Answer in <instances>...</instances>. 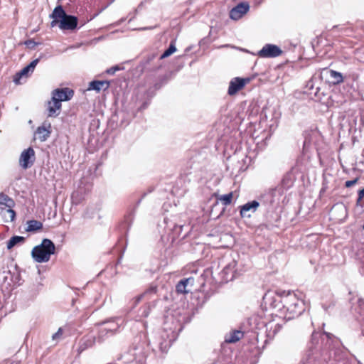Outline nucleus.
Returning a JSON list of instances; mask_svg holds the SVG:
<instances>
[{"mask_svg":"<svg viewBox=\"0 0 364 364\" xmlns=\"http://www.w3.org/2000/svg\"><path fill=\"white\" fill-rule=\"evenodd\" d=\"M136 350H137V348H134L133 350H134V351H136ZM132 355H133V356H134V358L135 360H137V358H138V354H137V353L134 352Z\"/></svg>","mask_w":364,"mask_h":364,"instance_id":"42","label":"nucleus"},{"mask_svg":"<svg viewBox=\"0 0 364 364\" xmlns=\"http://www.w3.org/2000/svg\"><path fill=\"white\" fill-rule=\"evenodd\" d=\"M358 304L360 308L358 313L360 314V316H363L360 322L361 326L362 333L364 336V301L362 299H359Z\"/></svg>","mask_w":364,"mask_h":364,"instance_id":"32","label":"nucleus"},{"mask_svg":"<svg viewBox=\"0 0 364 364\" xmlns=\"http://www.w3.org/2000/svg\"><path fill=\"white\" fill-rule=\"evenodd\" d=\"M119 70V66H114L107 70V73L109 75H113L117 70Z\"/></svg>","mask_w":364,"mask_h":364,"instance_id":"39","label":"nucleus"},{"mask_svg":"<svg viewBox=\"0 0 364 364\" xmlns=\"http://www.w3.org/2000/svg\"><path fill=\"white\" fill-rule=\"evenodd\" d=\"M55 246L49 239H43L39 245L33 247L31 255L33 259L38 263L47 262L50 256L55 253Z\"/></svg>","mask_w":364,"mask_h":364,"instance_id":"5","label":"nucleus"},{"mask_svg":"<svg viewBox=\"0 0 364 364\" xmlns=\"http://www.w3.org/2000/svg\"><path fill=\"white\" fill-rule=\"evenodd\" d=\"M142 4H143V2H141V4H139V6H142Z\"/></svg>","mask_w":364,"mask_h":364,"instance_id":"47","label":"nucleus"},{"mask_svg":"<svg viewBox=\"0 0 364 364\" xmlns=\"http://www.w3.org/2000/svg\"><path fill=\"white\" fill-rule=\"evenodd\" d=\"M266 333L268 339H272L280 331L282 326L279 323L270 321L266 324Z\"/></svg>","mask_w":364,"mask_h":364,"instance_id":"19","label":"nucleus"},{"mask_svg":"<svg viewBox=\"0 0 364 364\" xmlns=\"http://www.w3.org/2000/svg\"><path fill=\"white\" fill-rule=\"evenodd\" d=\"M33 73L31 70L28 66H26L23 68L20 72L17 73L14 77V82L16 84H20L21 83V78L23 76L27 77L29 73Z\"/></svg>","mask_w":364,"mask_h":364,"instance_id":"29","label":"nucleus"},{"mask_svg":"<svg viewBox=\"0 0 364 364\" xmlns=\"http://www.w3.org/2000/svg\"><path fill=\"white\" fill-rule=\"evenodd\" d=\"M244 336V333L239 330H233L225 336V342L235 343L240 341Z\"/></svg>","mask_w":364,"mask_h":364,"instance_id":"20","label":"nucleus"},{"mask_svg":"<svg viewBox=\"0 0 364 364\" xmlns=\"http://www.w3.org/2000/svg\"><path fill=\"white\" fill-rule=\"evenodd\" d=\"M4 282H7L9 285L11 284L14 285L18 284L19 282V273L16 268L14 269V272H12L10 269L7 272H4Z\"/></svg>","mask_w":364,"mask_h":364,"instance_id":"17","label":"nucleus"},{"mask_svg":"<svg viewBox=\"0 0 364 364\" xmlns=\"http://www.w3.org/2000/svg\"><path fill=\"white\" fill-rule=\"evenodd\" d=\"M104 338L106 337V336H111L109 332H104Z\"/></svg>","mask_w":364,"mask_h":364,"instance_id":"45","label":"nucleus"},{"mask_svg":"<svg viewBox=\"0 0 364 364\" xmlns=\"http://www.w3.org/2000/svg\"><path fill=\"white\" fill-rule=\"evenodd\" d=\"M250 8L248 2H241L230 10V18L235 21L239 20L249 11Z\"/></svg>","mask_w":364,"mask_h":364,"instance_id":"11","label":"nucleus"},{"mask_svg":"<svg viewBox=\"0 0 364 364\" xmlns=\"http://www.w3.org/2000/svg\"><path fill=\"white\" fill-rule=\"evenodd\" d=\"M73 96V91L69 88L56 89L53 91L52 100L59 101L70 100Z\"/></svg>","mask_w":364,"mask_h":364,"instance_id":"16","label":"nucleus"},{"mask_svg":"<svg viewBox=\"0 0 364 364\" xmlns=\"http://www.w3.org/2000/svg\"><path fill=\"white\" fill-rule=\"evenodd\" d=\"M176 50V48L175 46L174 41H171V43L169 45V47L168 49H166L163 54L160 56V59L166 58L168 56H170L171 54H173Z\"/></svg>","mask_w":364,"mask_h":364,"instance_id":"31","label":"nucleus"},{"mask_svg":"<svg viewBox=\"0 0 364 364\" xmlns=\"http://www.w3.org/2000/svg\"><path fill=\"white\" fill-rule=\"evenodd\" d=\"M164 223H166V228L173 232V238L180 235L183 228L182 225H178L166 218H164Z\"/></svg>","mask_w":364,"mask_h":364,"instance_id":"22","label":"nucleus"},{"mask_svg":"<svg viewBox=\"0 0 364 364\" xmlns=\"http://www.w3.org/2000/svg\"><path fill=\"white\" fill-rule=\"evenodd\" d=\"M306 88L308 89L309 94L317 98V100H321V94H320V88L316 87L314 88V82L312 80H309L306 84Z\"/></svg>","mask_w":364,"mask_h":364,"instance_id":"28","label":"nucleus"},{"mask_svg":"<svg viewBox=\"0 0 364 364\" xmlns=\"http://www.w3.org/2000/svg\"><path fill=\"white\" fill-rule=\"evenodd\" d=\"M242 269L238 267V263L232 259L223 269V278L226 281H231L241 274Z\"/></svg>","mask_w":364,"mask_h":364,"instance_id":"8","label":"nucleus"},{"mask_svg":"<svg viewBox=\"0 0 364 364\" xmlns=\"http://www.w3.org/2000/svg\"><path fill=\"white\" fill-rule=\"evenodd\" d=\"M159 345L160 348L164 351L171 345V339H169L168 341H164V342L160 343Z\"/></svg>","mask_w":364,"mask_h":364,"instance_id":"35","label":"nucleus"},{"mask_svg":"<svg viewBox=\"0 0 364 364\" xmlns=\"http://www.w3.org/2000/svg\"><path fill=\"white\" fill-rule=\"evenodd\" d=\"M123 320L120 318L109 320L103 322L98 333V341L101 342L104 340V332H109L110 335H113L122 326Z\"/></svg>","mask_w":364,"mask_h":364,"instance_id":"6","label":"nucleus"},{"mask_svg":"<svg viewBox=\"0 0 364 364\" xmlns=\"http://www.w3.org/2000/svg\"><path fill=\"white\" fill-rule=\"evenodd\" d=\"M277 297L282 308L289 314V319L300 316L306 308L304 299L294 292L282 291Z\"/></svg>","mask_w":364,"mask_h":364,"instance_id":"2","label":"nucleus"},{"mask_svg":"<svg viewBox=\"0 0 364 364\" xmlns=\"http://www.w3.org/2000/svg\"><path fill=\"white\" fill-rule=\"evenodd\" d=\"M232 193L222 195L220 196L219 200L223 202L225 205H229L232 202Z\"/></svg>","mask_w":364,"mask_h":364,"instance_id":"34","label":"nucleus"},{"mask_svg":"<svg viewBox=\"0 0 364 364\" xmlns=\"http://www.w3.org/2000/svg\"><path fill=\"white\" fill-rule=\"evenodd\" d=\"M6 212L9 215L11 221H14L16 218V212L11 208H9Z\"/></svg>","mask_w":364,"mask_h":364,"instance_id":"36","label":"nucleus"},{"mask_svg":"<svg viewBox=\"0 0 364 364\" xmlns=\"http://www.w3.org/2000/svg\"><path fill=\"white\" fill-rule=\"evenodd\" d=\"M249 82V78H241L238 77L232 78L229 83L228 90V95L230 96L235 95L238 91L242 90L245 87V85Z\"/></svg>","mask_w":364,"mask_h":364,"instance_id":"12","label":"nucleus"},{"mask_svg":"<svg viewBox=\"0 0 364 364\" xmlns=\"http://www.w3.org/2000/svg\"><path fill=\"white\" fill-rule=\"evenodd\" d=\"M259 206L257 200L250 201L240 207V214L242 218H250L252 213H255Z\"/></svg>","mask_w":364,"mask_h":364,"instance_id":"15","label":"nucleus"},{"mask_svg":"<svg viewBox=\"0 0 364 364\" xmlns=\"http://www.w3.org/2000/svg\"><path fill=\"white\" fill-rule=\"evenodd\" d=\"M320 138V134L316 130L306 132L304 141L303 151L307 152L313 147L318 149L317 141Z\"/></svg>","mask_w":364,"mask_h":364,"instance_id":"10","label":"nucleus"},{"mask_svg":"<svg viewBox=\"0 0 364 364\" xmlns=\"http://www.w3.org/2000/svg\"><path fill=\"white\" fill-rule=\"evenodd\" d=\"M148 106V103L147 102H144L143 105H141V107H140V109H146Z\"/></svg>","mask_w":364,"mask_h":364,"instance_id":"43","label":"nucleus"},{"mask_svg":"<svg viewBox=\"0 0 364 364\" xmlns=\"http://www.w3.org/2000/svg\"><path fill=\"white\" fill-rule=\"evenodd\" d=\"M274 306V307H278V308H279V309H280V307L279 306V304H275Z\"/></svg>","mask_w":364,"mask_h":364,"instance_id":"46","label":"nucleus"},{"mask_svg":"<svg viewBox=\"0 0 364 364\" xmlns=\"http://www.w3.org/2000/svg\"><path fill=\"white\" fill-rule=\"evenodd\" d=\"M157 294V287L156 285H151L147 289L144 293L137 296L133 299V306H135L141 300L149 301L153 299V304L146 303L139 310V318L147 317L151 310V308L155 306L156 296Z\"/></svg>","mask_w":364,"mask_h":364,"instance_id":"4","label":"nucleus"},{"mask_svg":"<svg viewBox=\"0 0 364 364\" xmlns=\"http://www.w3.org/2000/svg\"><path fill=\"white\" fill-rule=\"evenodd\" d=\"M109 87V82L106 80H93L89 83L88 90L100 92L101 90H107Z\"/></svg>","mask_w":364,"mask_h":364,"instance_id":"21","label":"nucleus"},{"mask_svg":"<svg viewBox=\"0 0 364 364\" xmlns=\"http://www.w3.org/2000/svg\"><path fill=\"white\" fill-rule=\"evenodd\" d=\"M0 204L5 205L8 208H11L14 203V200L10 198L7 195L1 193L0 194Z\"/></svg>","mask_w":364,"mask_h":364,"instance_id":"30","label":"nucleus"},{"mask_svg":"<svg viewBox=\"0 0 364 364\" xmlns=\"http://www.w3.org/2000/svg\"><path fill=\"white\" fill-rule=\"evenodd\" d=\"M61 103L59 101L53 100L49 101L48 102V117H55L59 114L60 110L61 109Z\"/></svg>","mask_w":364,"mask_h":364,"instance_id":"18","label":"nucleus"},{"mask_svg":"<svg viewBox=\"0 0 364 364\" xmlns=\"http://www.w3.org/2000/svg\"><path fill=\"white\" fill-rule=\"evenodd\" d=\"M339 343L338 339L330 333L314 332L301 363L316 364L320 356L326 360L328 358L327 356L328 350L338 347Z\"/></svg>","mask_w":364,"mask_h":364,"instance_id":"1","label":"nucleus"},{"mask_svg":"<svg viewBox=\"0 0 364 364\" xmlns=\"http://www.w3.org/2000/svg\"><path fill=\"white\" fill-rule=\"evenodd\" d=\"M284 189L282 185L269 188L261 195L262 201L267 205H272L279 200L284 194Z\"/></svg>","mask_w":364,"mask_h":364,"instance_id":"7","label":"nucleus"},{"mask_svg":"<svg viewBox=\"0 0 364 364\" xmlns=\"http://www.w3.org/2000/svg\"><path fill=\"white\" fill-rule=\"evenodd\" d=\"M94 337L92 336H87L84 337L79 343V348L77 349L78 353L80 354L83 350H85L86 348L90 347L94 343Z\"/></svg>","mask_w":364,"mask_h":364,"instance_id":"23","label":"nucleus"},{"mask_svg":"<svg viewBox=\"0 0 364 364\" xmlns=\"http://www.w3.org/2000/svg\"><path fill=\"white\" fill-rule=\"evenodd\" d=\"M50 134V131L43 126L39 127L36 132V136L41 141H46L49 137Z\"/></svg>","mask_w":364,"mask_h":364,"instance_id":"25","label":"nucleus"},{"mask_svg":"<svg viewBox=\"0 0 364 364\" xmlns=\"http://www.w3.org/2000/svg\"><path fill=\"white\" fill-rule=\"evenodd\" d=\"M282 53L281 48L274 44H266L259 50L257 55L259 58H272L279 56Z\"/></svg>","mask_w":364,"mask_h":364,"instance_id":"9","label":"nucleus"},{"mask_svg":"<svg viewBox=\"0 0 364 364\" xmlns=\"http://www.w3.org/2000/svg\"><path fill=\"white\" fill-rule=\"evenodd\" d=\"M193 281H194V279L192 277H189V278L181 280L176 285V291L178 293H182V294L188 292V291L186 290V287L188 284H193Z\"/></svg>","mask_w":364,"mask_h":364,"instance_id":"24","label":"nucleus"},{"mask_svg":"<svg viewBox=\"0 0 364 364\" xmlns=\"http://www.w3.org/2000/svg\"><path fill=\"white\" fill-rule=\"evenodd\" d=\"M42 228L43 224L41 222L35 220H31L27 222L26 231L34 232L42 229Z\"/></svg>","mask_w":364,"mask_h":364,"instance_id":"27","label":"nucleus"},{"mask_svg":"<svg viewBox=\"0 0 364 364\" xmlns=\"http://www.w3.org/2000/svg\"><path fill=\"white\" fill-rule=\"evenodd\" d=\"M38 62H39L38 58L35 59L32 62H31L30 64L28 65L27 66L30 68V70H32V72H33V70H34L36 66L37 65V64L38 63Z\"/></svg>","mask_w":364,"mask_h":364,"instance_id":"38","label":"nucleus"},{"mask_svg":"<svg viewBox=\"0 0 364 364\" xmlns=\"http://www.w3.org/2000/svg\"><path fill=\"white\" fill-rule=\"evenodd\" d=\"M358 178H355V179H353V180L347 181H346V183H345V186H346V188H350V187H351V186H354L355 184H356V183H357V182H358Z\"/></svg>","mask_w":364,"mask_h":364,"instance_id":"37","label":"nucleus"},{"mask_svg":"<svg viewBox=\"0 0 364 364\" xmlns=\"http://www.w3.org/2000/svg\"><path fill=\"white\" fill-rule=\"evenodd\" d=\"M269 297H270L269 293L266 294L264 296V300H267V299H269Z\"/></svg>","mask_w":364,"mask_h":364,"instance_id":"44","label":"nucleus"},{"mask_svg":"<svg viewBox=\"0 0 364 364\" xmlns=\"http://www.w3.org/2000/svg\"><path fill=\"white\" fill-rule=\"evenodd\" d=\"M35 161V151L33 148L25 149L21 154L19 163L22 168H28L33 165Z\"/></svg>","mask_w":364,"mask_h":364,"instance_id":"13","label":"nucleus"},{"mask_svg":"<svg viewBox=\"0 0 364 364\" xmlns=\"http://www.w3.org/2000/svg\"><path fill=\"white\" fill-rule=\"evenodd\" d=\"M66 329V326L59 328L58 331L53 335V341H59L61 340L63 338V335L65 333Z\"/></svg>","mask_w":364,"mask_h":364,"instance_id":"33","label":"nucleus"},{"mask_svg":"<svg viewBox=\"0 0 364 364\" xmlns=\"http://www.w3.org/2000/svg\"><path fill=\"white\" fill-rule=\"evenodd\" d=\"M50 18L53 19L50 26H58L61 30H74L77 26V18L67 14L62 6H56L50 15Z\"/></svg>","mask_w":364,"mask_h":364,"instance_id":"3","label":"nucleus"},{"mask_svg":"<svg viewBox=\"0 0 364 364\" xmlns=\"http://www.w3.org/2000/svg\"><path fill=\"white\" fill-rule=\"evenodd\" d=\"M326 77L329 83L338 85L343 81V77L339 72L324 68L321 72V77Z\"/></svg>","mask_w":364,"mask_h":364,"instance_id":"14","label":"nucleus"},{"mask_svg":"<svg viewBox=\"0 0 364 364\" xmlns=\"http://www.w3.org/2000/svg\"><path fill=\"white\" fill-rule=\"evenodd\" d=\"M364 197V188L359 191L358 192V200H357V203H360V201Z\"/></svg>","mask_w":364,"mask_h":364,"instance_id":"41","label":"nucleus"},{"mask_svg":"<svg viewBox=\"0 0 364 364\" xmlns=\"http://www.w3.org/2000/svg\"><path fill=\"white\" fill-rule=\"evenodd\" d=\"M4 294L3 292L0 293V309H2L5 304Z\"/></svg>","mask_w":364,"mask_h":364,"instance_id":"40","label":"nucleus"},{"mask_svg":"<svg viewBox=\"0 0 364 364\" xmlns=\"http://www.w3.org/2000/svg\"><path fill=\"white\" fill-rule=\"evenodd\" d=\"M26 240V238L22 236H13L11 239L7 242L6 247L8 250L12 249L17 245L23 244Z\"/></svg>","mask_w":364,"mask_h":364,"instance_id":"26","label":"nucleus"}]
</instances>
